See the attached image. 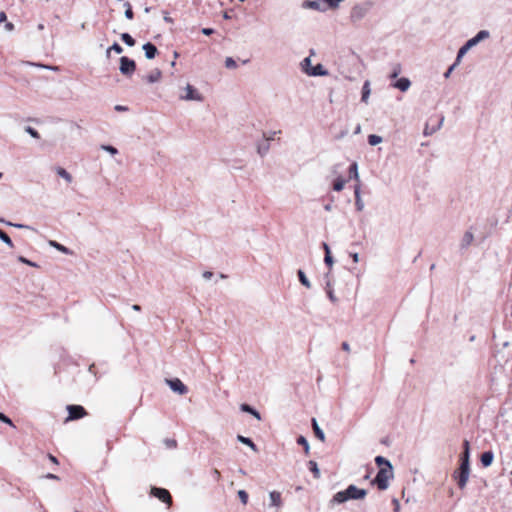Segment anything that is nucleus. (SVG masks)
Returning <instances> with one entry per match:
<instances>
[{"instance_id": "obj_38", "label": "nucleus", "mask_w": 512, "mask_h": 512, "mask_svg": "<svg viewBox=\"0 0 512 512\" xmlns=\"http://www.w3.org/2000/svg\"><path fill=\"white\" fill-rule=\"evenodd\" d=\"M100 148H101L103 151H106V152H108V153H109V154H111V155H116V154H118V150H117L115 147L111 146V145H101V147H100Z\"/></svg>"}, {"instance_id": "obj_52", "label": "nucleus", "mask_w": 512, "mask_h": 512, "mask_svg": "<svg viewBox=\"0 0 512 512\" xmlns=\"http://www.w3.org/2000/svg\"><path fill=\"white\" fill-rule=\"evenodd\" d=\"M201 32H202L204 35L209 36V35H211V34H213V33H214V30H213L212 28H203V29L201 30Z\"/></svg>"}, {"instance_id": "obj_56", "label": "nucleus", "mask_w": 512, "mask_h": 512, "mask_svg": "<svg viewBox=\"0 0 512 512\" xmlns=\"http://www.w3.org/2000/svg\"><path fill=\"white\" fill-rule=\"evenodd\" d=\"M393 504H394V507H395V512H398L399 511V508H400V504H399V501L398 499L394 498L392 500Z\"/></svg>"}, {"instance_id": "obj_10", "label": "nucleus", "mask_w": 512, "mask_h": 512, "mask_svg": "<svg viewBox=\"0 0 512 512\" xmlns=\"http://www.w3.org/2000/svg\"><path fill=\"white\" fill-rule=\"evenodd\" d=\"M303 9H312L320 12L327 10L324 0H304L301 4Z\"/></svg>"}, {"instance_id": "obj_63", "label": "nucleus", "mask_w": 512, "mask_h": 512, "mask_svg": "<svg viewBox=\"0 0 512 512\" xmlns=\"http://www.w3.org/2000/svg\"><path fill=\"white\" fill-rule=\"evenodd\" d=\"M463 447H464V451H470V446H469L468 440H464Z\"/></svg>"}, {"instance_id": "obj_43", "label": "nucleus", "mask_w": 512, "mask_h": 512, "mask_svg": "<svg viewBox=\"0 0 512 512\" xmlns=\"http://www.w3.org/2000/svg\"><path fill=\"white\" fill-rule=\"evenodd\" d=\"M460 63H457V59L455 62L447 69V71L444 73L445 78H449L452 71L459 65Z\"/></svg>"}, {"instance_id": "obj_21", "label": "nucleus", "mask_w": 512, "mask_h": 512, "mask_svg": "<svg viewBox=\"0 0 512 512\" xmlns=\"http://www.w3.org/2000/svg\"><path fill=\"white\" fill-rule=\"evenodd\" d=\"M370 93H371L370 82L367 80L364 82L363 87H362L361 101L367 104L368 100H369Z\"/></svg>"}, {"instance_id": "obj_27", "label": "nucleus", "mask_w": 512, "mask_h": 512, "mask_svg": "<svg viewBox=\"0 0 512 512\" xmlns=\"http://www.w3.org/2000/svg\"><path fill=\"white\" fill-rule=\"evenodd\" d=\"M308 466H309L310 471L313 473L314 477L316 479H319L321 476V473H320L317 463L313 460H310L308 462Z\"/></svg>"}, {"instance_id": "obj_3", "label": "nucleus", "mask_w": 512, "mask_h": 512, "mask_svg": "<svg viewBox=\"0 0 512 512\" xmlns=\"http://www.w3.org/2000/svg\"><path fill=\"white\" fill-rule=\"evenodd\" d=\"M393 466L381 467L372 481V484L377 485L379 490H386L389 487V480L393 478Z\"/></svg>"}, {"instance_id": "obj_51", "label": "nucleus", "mask_w": 512, "mask_h": 512, "mask_svg": "<svg viewBox=\"0 0 512 512\" xmlns=\"http://www.w3.org/2000/svg\"><path fill=\"white\" fill-rule=\"evenodd\" d=\"M354 196H355V199L358 197H361V189H360L359 184L355 185V187H354Z\"/></svg>"}, {"instance_id": "obj_24", "label": "nucleus", "mask_w": 512, "mask_h": 512, "mask_svg": "<svg viewBox=\"0 0 512 512\" xmlns=\"http://www.w3.org/2000/svg\"><path fill=\"white\" fill-rule=\"evenodd\" d=\"M48 244H49L51 247H53V248L57 249L58 251H60V252H62V253H64V254H71V253H72V252H71L67 247L63 246L62 244H60V243H58V242H56V241H54V240H50V241L48 242Z\"/></svg>"}, {"instance_id": "obj_13", "label": "nucleus", "mask_w": 512, "mask_h": 512, "mask_svg": "<svg viewBox=\"0 0 512 512\" xmlns=\"http://www.w3.org/2000/svg\"><path fill=\"white\" fill-rule=\"evenodd\" d=\"M270 506L280 508L282 506L281 494L278 491H272L269 493Z\"/></svg>"}, {"instance_id": "obj_28", "label": "nucleus", "mask_w": 512, "mask_h": 512, "mask_svg": "<svg viewBox=\"0 0 512 512\" xmlns=\"http://www.w3.org/2000/svg\"><path fill=\"white\" fill-rule=\"evenodd\" d=\"M349 176L355 180H359L358 165L356 162L352 163L349 167Z\"/></svg>"}, {"instance_id": "obj_5", "label": "nucleus", "mask_w": 512, "mask_h": 512, "mask_svg": "<svg viewBox=\"0 0 512 512\" xmlns=\"http://www.w3.org/2000/svg\"><path fill=\"white\" fill-rule=\"evenodd\" d=\"M371 1H366L361 4H356L352 7L350 18L353 22L362 20L372 7Z\"/></svg>"}, {"instance_id": "obj_62", "label": "nucleus", "mask_w": 512, "mask_h": 512, "mask_svg": "<svg viewBox=\"0 0 512 512\" xmlns=\"http://www.w3.org/2000/svg\"><path fill=\"white\" fill-rule=\"evenodd\" d=\"M342 349H343L344 351L349 352V351H350V346H349V344H348L347 342H343V343H342Z\"/></svg>"}, {"instance_id": "obj_32", "label": "nucleus", "mask_w": 512, "mask_h": 512, "mask_svg": "<svg viewBox=\"0 0 512 512\" xmlns=\"http://www.w3.org/2000/svg\"><path fill=\"white\" fill-rule=\"evenodd\" d=\"M121 39H122V41H123L126 45H128V46H130V47H132V46H134V45H135V40H134V39L132 38V36H131L130 34H128V33H122V34H121Z\"/></svg>"}, {"instance_id": "obj_17", "label": "nucleus", "mask_w": 512, "mask_h": 512, "mask_svg": "<svg viewBox=\"0 0 512 512\" xmlns=\"http://www.w3.org/2000/svg\"><path fill=\"white\" fill-rule=\"evenodd\" d=\"M474 240V235L471 231H466L462 237L460 247L462 249L468 248Z\"/></svg>"}, {"instance_id": "obj_64", "label": "nucleus", "mask_w": 512, "mask_h": 512, "mask_svg": "<svg viewBox=\"0 0 512 512\" xmlns=\"http://www.w3.org/2000/svg\"><path fill=\"white\" fill-rule=\"evenodd\" d=\"M351 257L355 263L359 261V254L358 253H352Z\"/></svg>"}, {"instance_id": "obj_37", "label": "nucleus", "mask_w": 512, "mask_h": 512, "mask_svg": "<svg viewBox=\"0 0 512 512\" xmlns=\"http://www.w3.org/2000/svg\"><path fill=\"white\" fill-rule=\"evenodd\" d=\"M281 131H271L269 133H263V139L264 140H267L268 143H270V141H272L274 139V137L277 135V134H280Z\"/></svg>"}, {"instance_id": "obj_22", "label": "nucleus", "mask_w": 512, "mask_h": 512, "mask_svg": "<svg viewBox=\"0 0 512 512\" xmlns=\"http://www.w3.org/2000/svg\"><path fill=\"white\" fill-rule=\"evenodd\" d=\"M237 440L239 442H241L242 444L247 445L248 447H250L253 451H255V452L258 451L256 445L254 444V442L250 438L242 436V435H238L237 436Z\"/></svg>"}, {"instance_id": "obj_1", "label": "nucleus", "mask_w": 512, "mask_h": 512, "mask_svg": "<svg viewBox=\"0 0 512 512\" xmlns=\"http://www.w3.org/2000/svg\"><path fill=\"white\" fill-rule=\"evenodd\" d=\"M367 491L351 484L345 490L337 492L332 499V503L342 504L348 500H360L365 498Z\"/></svg>"}, {"instance_id": "obj_11", "label": "nucleus", "mask_w": 512, "mask_h": 512, "mask_svg": "<svg viewBox=\"0 0 512 512\" xmlns=\"http://www.w3.org/2000/svg\"><path fill=\"white\" fill-rule=\"evenodd\" d=\"M67 410L69 415L66 421L77 420L86 415L85 409L80 405H68Z\"/></svg>"}, {"instance_id": "obj_53", "label": "nucleus", "mask_w": 512, "mask_h": 512, "mask_svg": "<svg viewBox=\"0 0 512 512\" xmlns=\"http://www.w3.org/2000/svg\"><path fill=\"white\" fill-rule=\"evenodd\" d=\"M114 109L118 112H125L128 110V107L118 104L114 107Z\"/></svg>"}, {"instance_id": "obj_50", "label": "nucleus", "mask_w": 512, "mask_h": 512, "mask_svg": "<svg viewBox=\"0 0 512 512\" xmlns=\"http://www.w3.org/2000/svg\"><path fill=\"white\" fill-rule=\"evenodd\" d=\"M327 295L329 297V299L332 301V302H336L337 301V298L336 296L334 295V292L332 289H329L327 290Z\"/></svg>"}, {"instance_id": "obj_9", "label": "nucleus", "mask_w": 512, "mask_h": 512, "mask_svg": "<svg viewBox=\"0 0 512 512\" xmlns=\"http://www.w3.org/2000/svg\"><path fill=\"white\" fill-rule=\"evenodd\" d=\"M150 493L154 497L166 503L168 506L172 505V497L168 490L164 488L152 487Z\"/></svg>"}, {"instance_id": "obj_60", "label": "nucleus", "mask_w": 512, "mask_h": 512, "mask_svg": "<svg viewBox=\"0 0 512 512\" xmlns=\"http://www.w3.org/2000/svg\"><path fill=\"white\" fill-rule=\"evenodd\" d=\"M5 28L7 31H12L14 29V25L11 22H7L5 24Z\"/></svg>"}, {"instance_id": "obj_26", "label": "nucleus", "mask_w": 512, "mask_h": 512, "mask_svg": "<svg viewBox=\"0 0 512 512\" xmlns=\"http://www.w3.org/2000/svg\"><path fill=\"white\" fill-rule=\"evenodd\" d=\"M161 78V71L159 69L153 70L147 77V81L149 83H155L158 82Z\"/></svg>"}, {"instance_id": "obj_54", "label": "nucleus", "mask_w": 512, "mask_h": 512, "mask_svg": "<svg viewBox=\"0 0 512 512\" xmlns=\"http://www.w3.org/2000/svg\"><path fill=\"white\" fill-rule=\"evenodd\" d=\"M6 225L8 226H14L16 228H29V226H26V225H23V224H14V223H11V222H5Z\"/></svg>"}, {"instance_id": "obj_4", "label": "nucleus", "mask_w": 512, "mask_h": 512, "mask_svg": "<svg viewBox=\"0 0 512 512\" xmlns=\"http://www.w3.org/2000/svg\"><path fill=\"white\" fill-rule=\"evenodd\" d=\"M179 99L182 101L203 102L204 96L191 84H187L180 92Z\"/></svg>"}, {"instance_id": "obj_20", "label": "nucleus", "mask_w": 512, "mask_h": 512, "mask_svg": "<svg viewBox=\"0 0 512 512\" xmlns=\"http://www.w3.org/2000/svg\"><path fill=\"white\" fill-rule=\"evenodd\" d=\"M312 427H313V431L315 433V436L322 442L325 441V434L323 432V430L319 427L317 421L315 418L312 419Z\"/></svg>"}, {"instance_id": "obj_44", "label": "nucleus", "mask_w": 512, "mask_h": 512, "mask_svg": "<svg viewBox=\"0 0 512 512\" xmlns=\"http://www.w3.org/2000/svg\"><path fill=\"white\" fill-rule=\"evenodd\" d=\"M460 461L462 463H470V451H463Z\"/></svg>"}, {"instance_id": "obj_41", "label": "nucleus", "mask_w": 512, "mask_h": 512, "mask_svg": "<svg viewBox=\"0 0 512 512\" xmlns=\"http://www.w3.org/2000/svg\"><path fill=\"white\" fill-rule=\"evenodd\" d=\"M124 7L126 8V10H125V17L127 19H132L134 14H133V10H132V7H131L130 3L126 2L124 4Z\"/></svg>"}, {"instance_id": "obj_29", "label": "nucleus", "mask_w": 512, "mask_h": 512, "mask_svg": "<svg viewBox=\"0 0 512 512\" xmlns=\"http://www.w3.org/2000/svg\"><path fill=\"white\" fill-rule=\"evenodd\" d=\"M298 278L302 285H304L306 288L311 287V283L306 277L305 273L302 270H298Z\"/></svg>"}, {"instance_id": "obj_39", "label": "nucleus", "mask_w": 512, "mask_h": 512, "mask_svg": "<svg viewBox=\"0 0 512 512\" xmlns=\"http://www.w3.org/2000/svg\"><path fill=\"white\" fill-rule=\"evenodd\" d=\"M225 67L228 69H235L237 67L236 61L232 57L225 59Z\"/></svg>"}, {"instance_id": "obj_49", "label": "nucleus", "mask_w": 512, "mask_h": 512, "mask_svg": "<svg viewBox=\"0 0 512 512\" xmlns=\"http://www.w3.org/2000/svg\"><path fill=\"white\" fill-rule=\"evenodd\" d=\"M401 71V68L399 65H396L395 68H394V71L392 72V74L390 75L391 78H396L399 73Z\"/></svg>"}, {"instance_id": "obj_47", "label": "nucleus", "mask_w": 512, "mask_h": 512, "mask_svg": "<svg viewBox=\"0 0 512 512\" xmlns=\"http://www.w3.org/2000/svg\"><path fill=\"white\" fill-rule=\"evenodd\" d=\"M0 421H2L3 423H6L10 426H13V423L11 421V419L9 417H7L5 414L1 413L0 412Z\"/></svg>"}, {"instance_id": "obj_12", "label": "nucleus", "mask_w": 512, "mask_h": 512, "mask_svg": "<svg viewBox=\"0 0 512 512\" xmlns=\"http://www.w3.org/2000/svg\"><path fill=\"white\" fill-rule=\"evenodd\" d=\"M142 49L144 50L145 57L147 59H153L156 56L157 52H158L157 47L154 44L150 43V42L145 43L142 46Z\"/></svg>"}, {"instance_id": "obj_19", "label": "nucleus", "mask_w": 512, "mask_h": 512, "mask_svg": "<svg viewBox=\"0 0 512 512\" xmlns=\"http://www.w3.org/2000/svg\"><path fill=\"white\" fill-rule=\"evenodd\" d=\"M300 68L302 70V72H304L306 75L309 76V72L311 71V69L313 68L312 66V60H311V57H306L304 58L301 63H300Z\"/></svg>"}, {"instance_id": "obj_16", "label": "nucleus", "mask_w": 512, "mask_h": 512, "mask_svg": "<svg viewBox=\"0 0 512 512\" xmlns=\"http://www.w3.org/2000/svg\"><path fill=\"white\" fill-rule=\"evenodd\" d=\"M329 75V72L327 69L324 68L322 64H317L314 66L311 71L309 72V76H327Z\"/></svg>"}, {"instance_id": "obj_35", "label": "nucleus", "mask_w": 512, "mask_h": 512, "mask_svg": "<svg viewBox=\"0 0 512 512\" xmlns=\"http://www.w3.org/2000/svg\"><path fill=\"white\" fill-rule=\"evenodd\" d=\"M375 463L381 468L382 466L388 467V465H392L389 460L384 458L383 456H377L375 458Z\"/></svg>"}, {"instance_id": "obj_34", "label": "nucleus", "mask_w": 512, "mask_h": 512, "mask_svg": "<svg viewBox=\"0 0 512 512\" xmlns=\"http://www.w3.org/2000/svg\"><path fill=\"white\" fill-rule=\"evenodd\" d=\"M111 51H114L116 52L117 54H121L123 52V48L118 44V43H114L112 46H110L107 51H106V56L109 57L110 56V53Z\"/></svg>"}, {"instance_id": "obj_55", "label": "nucleus", "mask_w": 512, "mask_h": 512, "mask_svg": "<svg viewBox=\"0 0 512 512\" xmlns=\"http://www.w3.org/2000/svg\"><path fill=\"white\" fill-rule=\"evenodd\" d=\"M203 278L205 280H210L213 276V273L211 271H205L203 274H202Z\"/></svg>"}, {"instance_id": "obj_61", "label": "nucleus", "mask_w": 512, "mask_h": 512, "mask_svg": "<svg viewBox=\"0 0 512 512\" xmlns=\"http://www.w3.org/2000/svg\"><path fill=\"white\" fill-rule=\"evenodd\" d=\"M47 479H53V480H58V476H56L55 474H52V473H48L46 476H45Z\"/></svg>"}, {"instance_id": "obj_15", "label": "nucleus", "mask_w": 512, "mask_h": 512, "mask_svg": "<svg viewBox=\"0 0 512 512\" xmlns=\"http://www.w3.org/2000/svg\"><path fill=\"white\" fill-rule=\"evenodd\" d=\"M411 82L408 78H400L398 79L393 86L397 89H399L402 92L407 91L410 88Z\"/></svg>"}, {"instance_id": "obj_59", "label": "nucleus", "mask_w": 512, "mask_h": 512, "mask_svg": "<svg viewBox=\"0 0 512 512\" xmlns=\"http://www.w3.org/2000/svg\"><path fill=\"white\" fill-rule=\"evenodd\" d=\"M322 246H323V249L325 251V255L331 254L330 248H329L327 243H323Z\"/></svg>"}, {"instance_id": "obj_58", "label": "nucleus", "mask_w": 512, "mask_h": 512, "mask_svg": "<svg viewBox=\"0 0 512 512\" xmlns=\"http://www.w3.org/2000/svg\"><path fill=\"white\" fill-rule=\"evenodd\" d=\"M6 20H7L6 13H5V12H3V11H1V12H0V23H2V22H6Z\"/></svg>"}, {"instance_id": "obj_36", "label": "nucleus", "mask_w": 512, "mask_h": 512, "mask_svg": "<svg viewBox=\"0 0 512 512\" xmlns=\"http://www.w3.org/2000/svg\"><path fill=\"white\" fill-rule=\"evenodd\" d=\"M0 240H2L8 246L13 247L11 238L1 229H0Z\"/></svg>"}, {"instance_id": "obj_7", "label": "nucleus", "mask_w": 512, "mask_h": 512, "mask_svg": "<svg viewBox=\"0 0 512 512\" xmlns=\"http://www.w3.org/2000/svg\"><path fill=\"white\" fill-rule=\"evenodd\" d=\"M119 70H120L121 74H123L124 76L130 77L133 75V73L136 70V63L134 60H132L126 56H122L120 58Z\"/></svg>"}, {"instance_id": "obj_6", "label": "nucleus", "mask_w": 512, "mask_h": 512, "mask_svg": "<svg viewBox=\"0 0 512 512\" xmlns=\"http://www.w3.org/2000/svg\"><path fill=\"white\" fill-rule=\"evenodd\" d=\"M470 463H460L459 469L455 472L454 477L457 480L459 488L463 489L469 479Z\"/></svg>"}, {"instance_id": "obj_31", "label": "nucleus", "mask_w": 512, "mask_h": 512, "mask_svg": "<svg viewBox=\"0 0 512 512\" xmlns=\"http://www.w3.org/2000/svg\"><path fill=\"white\" fill-rule=\"evenodd\" d=\"M345 183H346V180H344L343 178L339 177L337 178L335 181H334V184H333V189L337 192L343 190L344 186H345Z\"/></svg>"}, {"instance_id": "obj_33", "label": "nucleus", "mask_w": 512, "mask_h": 512, "mask_svg": "<svg viewBox=\"0 0 512 512\" xmlns=\"http://www.w3.org/2000/svg\"><path fill=\"white\" fill-rule=\"evenodd\" d=\"M297 443H298L299 445L303 446L304 451H305V453H306V454H308V453H309L310 446H309V443H308L307 439H306L304 436H299V437L297 438Z\"/></svg>"}, {"instance_id": "obj_25", "label": "nucleus", "mask_w": 512, "mask_h": 512, "mask_svg": "<svg viewBox=\"0 0 512 512\" xmlns=\"http://www.w3.org/2000/svg\"><path fill=\"white\" fill-rule=\"evenodd\" d=\"M56 173L61 177L63 178L66 182L68 183H71L73 178L71 176L70 173H68L64 168L62 167H57L56 168Z\"/></svg>"}, {"instance_id": "obj_45", "label": "nucleus", "mask_w": 512, "mask_h": 512, "mask_svg": "<svg viewBox=\"0 0 512 512\" xmlns=\"http://www.w3.org/2000/svg\"><path fill=\"white\" fill-rule=\"evenodd\" d=\"M355 206L358 211H362L364 209V202L361 197L355 199Z\"/></svg>"}, {"instance_id": "obj_14", "label": "nucleus", "mask_w": 512, "mask_h": 512, "mask_svg": "<svg viewBox=\"0 0 512 512\" xmlns=\"http://www.w3.org/2000/svg\"><path fill=\"white\" fill-rule=\"evenodd\" d=\"M256 150L261 157H264L268 154L270 150V143H268L267 140L263 139L257 143Z\"/></svg>"}, {"instance_id": "obj_2", "label": "nucleus", "mask_w": 512, "mask_h": 512, "mask_svg": "<svg viewBox=\"0 0 512 512\" xmlns=\"http://www.w3.org/2000/svg\"><path fill=\"white\" fill-rule=\"evenodd\" d=\"M490 37V33L487 30H480L474 37L469 39L459 50L457 53V63L461 62V59L464 55L481 41H484Z\"/></svg>"}, {"instance_id": "obj_18", "label": "nucleus", "mask_w": 512, "mask_h": 512, "mask_svg": "<svg viewBox=\"0 0 512 512\" xmlns=\"http://www.w3.org/2000/svg\"><path fill=\"white\" fill-rule=\"evenodd\" d=\"M494 459V454L492 451H485L481 454L480 461L484 467H488L492 464Z\"/></svg>"}, {"instance_id": "obj_46", "label": "nucleus", "mask_w": 512, "mask_h": 512, "mask_svg": "<svg viewBox=\"0 0 512 512\" xmlns=\"http://www.w3.org/2000/svg\"><path fill=\"white\" fill-rule=\"evenodd\" d=\"M18 261H19V262H21V263L27 264V265H29V266H32V267H37V264H36V263H34V262H32V261H30V260L26 259V258H25V257H23V256H19V257H18Z\"/></svg>"}, {"instance_id": "obj_8", "label": "nucleus", "mask_w": 512, "mask_h": 512, "mask_svg": "<svg viewBox=\"0 0 512 512\" xmlns=\"http://www.w3.org/2000/svg\"><path fill=\"white\" fill-rule=\"evenodd\" d=\"M165 383L179 395H185L188 392L187 386L179 378L165 379Z\"/></svg>"}, {"instance_id": "obj_48", "label": "nucleus", "mask_w": 512, "mask_h": 512, "mask_svg": "<svg viewBox=\"0 0 512 512\" xmlns=\"http://www.w3.org/2000/svg\"><path fill=\"white\" fill-rule=\"evenodd\" d=\"M324 262L326 265H328L329 267H332L333 263H334V260H333V257L331 256V254H327L325 255L324 257Z\"/></svg>"}, {"instance_id": "obj_30", "label": "nucleus", "mask_w": 512, "mask_h": 512, "mask_svg": "<svg viewBox=\"0 0 512 512\" xmlns=\"http://www.w3.org/2000/svg\"><path fill=\"white\" fill-rule=\"evenodd\" d=\"M383 141L382 137L379 135L371 134L368 136V143L371 146H376Z\"/></svg>"}, {"instance_id": "obj_57", "label": "nucleus", "mask_w": 512, "mask_h": 512, "mask_svg": "<svg viewBox=\"0 0 512 512\" xmlns=\"http://www.w3.org/2000/svg\"><path fill=\"white\" fill-rule=\"evenodd\" d=\"M212 473H213L214 478L218 481L221 477L219 470L214 469Z\"/></svg>"}, {"instance_id": "obj_42", "label": "nucleus", "mask_w": 512, "mask_h": 512, "mask_svg": "<svg viewBox=\"0 0 512 512\" xmlns=\"http://www.w3.org/2000/svg\"><path fill=\"white\" fill-rule=\"evenodd\" d=\"M25 131L33 138L35 139H39L40 138V135L39 133L31 126H27L25 127Z\"/></svg>"}, {"instance_id": "obj_23", "label": "nucleus", "mask_w": 512, "mask_h": 512, "mask_svg": "<svg viewBox=\"0 0 512 512\" xmlns=\"http://www.w3.org/2000/svg\"><path fill=\"white\" fill-rule=\"evenodd\" d=\"M240 409L243 412H246V413H249V414L253 415L256 419L261 420L260 413L258 411H256L253 407H251L250 405L242 404Z\"/></svg>"}, {"instance_id": "obj_40", "label": "nucleus", "mask_w": 512, "mask_h": 512, "mask_svg": "<svg viewBox=\"0 0 512 512\" xmlns=\"http://www.w3.org/2000/svg\"><path fill=\"white\" fill-rule=\"evenodd\" d=\"M237 494H238V497H239L240 501L242 502V504L246 505L248 502L247 492L245 490H239Z\"/></svg>"}]
</instances>
